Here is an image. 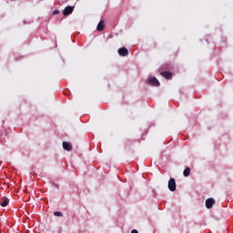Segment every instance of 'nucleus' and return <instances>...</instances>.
Masks as SVG:
<instances>
[{
  "label": "nucleus",
  "mask_w": 233,
  "mask_h": 233,
  "mask_svg": "<svg viewBox=\"0 0 233 233\" xmlns=\"http://www.w3.org/2000/svg\"><path fill=\"white\" fill-rule=\"evenodd\" d=\"M63 148H64V150L70 152V150H72V144H70L68 142H63Z\"/></svg>",
  "instance_id": "nucleus-8"
},
{
  "label": "nucleus",
  "mask_w": 233,
  "mask_h": 233,
  "mask_svg": "<svg viewBox=\"0 0 233 233\" xmlns=\"http://www.w3.org/2000/svg\"><path fill=\"white\" fill-rule=\"evenodd\" d=\"M160 76H162L166 79H170L172 77V73H170L168 71H164V72L160 73Z\"/></svg>",
  "instance_id": "nucleus-9"
},
{
  "label": "nucleus",
  "mask_w": 233,
  "mask_h": 233,
  "mask_svg": "<svg viewBox=\"0 0 233 233\" xmlns=\"http://www.w3.org/2000/svg\"><path fill=\"white\" fill-rule=\"evenodd\" d=\"M148 85H151L152 86H159V81L156 77H151L147 80Z\"/></svg>",
  "instance_id": "nucleus-3"
},
{
  "label": "nucleus",
  "mask_w": 233,
  "mask_h": 233,
  "mask_svg": "<svg viewBox=\"0 0 233 233\" xmlns=\"http://www.w3.org/2000/svg\"><path fill=\"white\" fill-rule=\"evenodd\" d=\"M167 187L170 190V192H176V179L175 178L169 179Z\"/></svg>",
  "instance_id": "nucleus-1"
},
{
  "label": "nucleus",
  "mask_w": 233,
  "mask_h": 233,
  "mask_svg": "<svg viewBox=\"0 0 233 233\" xmlns=\"http://www.w3.org/2000/svg\"><path fill=\"white\" fill-rule=\"evenodd\" d=\"M59 13H60L59 10L56 9L53 12V15H57Z\"/></svg>",
  "instance_id": "nucleus-12"
},
{
  "label": "nucleus",
  "mask_w": 233,
  "mask_h": 233,
  "mask_svg": "<svg viewBox=\"0 0 233 233\" xmlns=\"http://www.w3.org/2000/svg\"><path fill=\"white\" fill-rule=\"evenodd\" d=\"M8 203H10V199H8L6 197L2 198L0 200V205L2 207H8Z\"/></svg>",
  "instance_id": "nucleus-6"
},
{
  "label": "nucleus",
  "mask_w": 233,
  "mask_h": 233,
  "mask_svg": "<svg viewBox=\"0 0 233 233\" xmlns=\"http://www.w3.org/2000/svg\"><path fill=\"white\" fill-rule=\"evenodd\" d=\"M183 175L185 176V177H188L190 176V167H187L184 170Z\"/></svg>",
  "instance_id": "nucleus-10"
},
{
  "label": "nucleus",
  "mask_w": 233,
  "mask_h": 233,
  "mask_svg": "<svg viewBox=\"0 0 233 233\" xmlns=\"http://www.w3.org/2000/svg\"><path fill=\"white\" fill-rule=\"evenodd\" d=\"M216 205V200L212 198L206 200V208H212Z\"/></svg>",
  "instance_id": "nucleus-2"
},
{
  "label": "nucleus",
  "mask_w": 233,
  "mask_h": 233,
  "mask_svg": "<svg viewBox=\"0 0 233 233\" xmlns=\"http://www.w3.org/2000/svg\"><path fill=\"white\" fill-rule=\"evenodd\" d=\"M54 216L56 218H63V213H61V211H55Z\"/></svg>",
  "instance_id": "nucleus-11"
},
{
  "label": "nucleus",
  "mask_w": 233,
  "mask_h": 233,
  "mask_svg": "<svg viewBox=\"0 0 233 233\" xmlns=\"http://www.w3.org/2000/svg\"><path fill=\"white\" fill-rule=\"evenodd\" d=\"M131 233H139L137 229H133Z\"/></svg>",
  "instance_id": "nucleus-13"
},
{
  "label": "nucleus",
  "mask_w": 233,
  "mask_h": 233,
  "mask_svg": "<svg viewBox=\"0 0 233 233\" xmlns=\"http://www.w3.org/2000/svg\"><path fill=\"white\" fill-rule=\"evenodd\" d=\"M72 12H74V6L67 5L63 11V15H70Z\"/></svg>",
  "instance_id": "nucleus-5"
},
{
  "label": "nucleus",
  "mask_w": 233,
  "mask_h": 233,
  "mask_svg": "<svg viewBox=\"0 0 233 233\" xmlns=\"http://www.w3.org/2000/svg\"><path fill=\"white\" fill-rule=\"evenodd\" d=\"M118 55L121 56L122 57H127L128 56V49L127 47H121L118 49Z\"/></svg>",
  "instance_id": "nucleus-4"
},
{
  "label": "nucleus",
  "mask_w": 233,
  "mask_h": 233,
  "mask_svg": "<svg viewBox=\"0 0 233 233\" xmlns=\"http://www.w3.org/2000/svg\"><path fill=\"white\" fill-rule=\"evenodd\" d=\"M96 30H97L98 32H103V30H105V21L101 20V21L98 23V25H97V26H96Z\"/></svg>",
  "instance_id": "nucleus-7"
}]
</instances>
